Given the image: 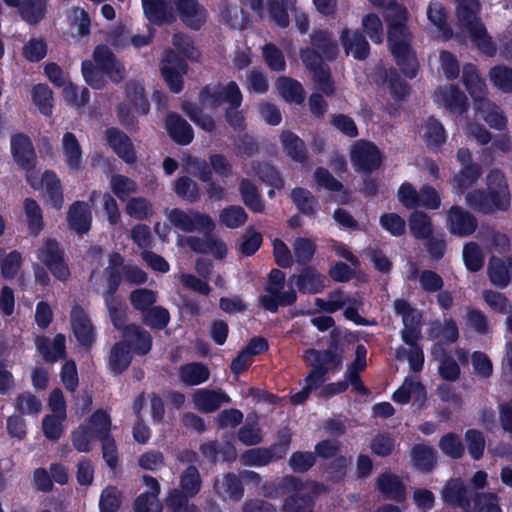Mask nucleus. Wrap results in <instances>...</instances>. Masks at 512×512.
<instances>
[{"instance_id":"b1692460","label":"nucleus","mask_w":512,"mask_h":512,"mask_svg":"<svg viewBox=\"0 0 512 512\" xmlns=\"http://www.w3.org/2000/svg\"><path fill=\"white\" fill-rule=\"evenodd\" d=\"M283 288L267 285V294L259 297V305L271 313H276L279 307L292 306L297 301V294L293 289L282 291Z\"/></svg>"},{"instance_id":"c85d7f7f","label":"nucleus","mask_w":512,"mask_h":512,"mask_svg":"<svg viewBox=\"0 0 512 512\" xmlns=\"http://www.w3.org/2000/svg\"><path fill=\"white\" fill-rule=\"evenodd\" d=\"M437 97L445 108L457 115H463L468 111V99L465 93L457 85H448L436 91Z\"/></svg>"},{"instance_id":"f3484780","label":"nucleus","mask_w":512,"mask_h":512,"mask_svg":"<svg viewBox=\"0 0 512 512\" xmlns=\"http://www.w3.org/2000/svg\"><path fill=\"white\" fill-rule=\"evenodd\" d=\"M35 346L46 363L53 364L66 358V337L62 333L56 334L53 341L45 335H38L35 338Z\"/></svg>"},{"instance_id":"de8ad7c7","label":"nucleus","mask_w":512,"mask_h":512,"mask_svg":"<svg viewBox=\"0 0 512 512\" xmlns=\"http://www.w3.org/2000/svg\"><path fill=\"white\" fill-rule=\"evenodd\" d=\"M214 490L220 496H227L232 500L239 501L244 495V487L241 479L234 473L230 472L224 475L221 483H214Z\"/></svg>"},{"instance_id":"49530a36","label":"nucleus","mask_w":512,"mask_h":512,"mask_svg":"<svg viewBox=\"0 0 512 512\" xmlns=\"http://www.w3.org/2000/svg\"><path fill=\"white\" fill-rule=\"evenodd\" d=\"M277 88L286 102L302 104L305 100V90L302 84L290 77H280L277 80Z\"/></svg>"},{"instance_id":"f257e3e1","label":"nucleus","mask_w":512,"mask_h":512,"mask_svg":"<svg viewBox=\"0 0 512 512\" xmlns=\"http://www.w3.org/2000/svg\"><path fill=\"white\" fill-rule=\"evenodd\" d=\"M465 203L471 211L483 216L507 212L511 208L512 196L506 174L500 168L489 170L485 187L468 191Z\"/></svg>"},{"instance_id":"6e6d98bb","label":"nucleus","mask_w":512,"mask_h":512,"mask_svg":"<svg viewBox=\"0 0 512 512\" xmlns=\"http://www.w3.org/2000/svg\"><path fill=\"white\" fill-rule=\"evenodd\" d=\"M439 449L448 458L461 459L465 454V445L461 437L455 432L442 435L438 442Z\"/></svg>"},{"instance_id":"2eb2a0df","label":"nucleus","mask_w":512,"mask_h":512,"mask_svg":"<svg viewBox=\"0 0 512 512\" xmlns=\"http://www.w3.org/2000/svg\"><path fill=\"white\" fill-rule=\"evenodd\" d=\"M107 145L126 164L133 165L137 161V153L131 138L116 127H109L104 132Z\"/></svg>"},{"instance_id":"72a5a7b5","label":"nucleus","mask_w":512,"mask_h":512,"mask_svg":"<svg viewBox=\"0 0 512 512\" xmlns=\"http://www.w3.org/2000/svg\"><path fill=\"white\" fill-rule=\"evenodd\" d=\"M283 151L294 162L304 164L308 160V152L304 140L291 130H283L280 134Z\"/></svg>"},{"instance_id":"4be33fe9","label":"nucleus","mask_w":512,"mask_h":512,"mask_svg":"<svg viewBox=\"0 0 512 512\" xmlns=\"http://www.w3.org/2000/svg\"><path fill=\"white\" fill-rule=\"evenodd\" d=\"M143 13L153 25L163 26L176 20L172 5L166 0H141Z\"/></svg>"},{"instance_id":"473e14b6","label":"nucleus","mask_w":512,"mask_h":512,"mask_svg":"<svg viewBox=\"0 0 512 512\" xmlns=\"http://www.w3.org/2000/svg\"><path fill=\"white\" fill-rule=\"evenodd\" d=\"M312 47L317 50L327 61L336 59L339 53V46L333 37V33L327 29L314 30L310 34Z\"/></svg>"},{"instance_id":"dca6fc26","label":"nucleus","mask_w":512,"mask_h":512,"mask_svg":"<svg viewBox=\"0 0 512 512\" xmlns=\"http://www.w3.org/2000/svg\"><path fill=\"white\" fill-rule=\"evenodd\" d=\"M181 21L190 29L198 31L207 21V10L198 0H174Z\"/></svg>"},{"instance_id":"680f3d73","label":"nucleus","mask_w":512,"mask_h":512,"mask_svg":"<svg viewBox=\"0 0 512 512\" xmlns=\"http://www.w3.org/2000/svg\"><path fill=\"white\" fill-rule=\"evenodd\" d=\"M248 220L245 209L240 205H229L219 213V222L229 229L242 227Z\"/></svg>"},{"instance_id":"a211bd4d","label":"nucleus","mask_w":512,"mask_h":512,"mask_svg":"<svg viewBox=\"0 0 512 512\" xmlns=\"http://www.w3.org/2000/svg\"><path fill=\"white\" fill-rule=\"evenodd\" d=\"M291 279L301 294L315 295L326 288V276L313 266H305L298 275H292Z\"/></svg>"},{"instance_id":"39448f33","label":"nucleus","mask_w":512,"mask_h":512,"mask_svg":"<svg viewBox=\"0 0 512 512\" xmlns=\"http://www.w3.org/2000/svg\"><path fill=\"white\" fill-rule=\"evenodd\" d=\"M477 0H461L456 8L459 22L466 28L472 43L485 55L493 57L497 48L492 38L488 35L486 27L477 16L473 6Z\"/></svg>"},{"instance_id":"c03bdc74","label":"nucleus","mask_w":512,"mask_h":512,"mask_svg":"<svg viewBox=\"0 0 512 512\" xmlns=\"http://www.w3.org/2000/svg\"><path fill=\"white\" fill-rule=\"evenodd\" d=\"M42 184L45 187L46 194L52 206L59 210L64 203L62 184L53 170H45L42 174Z\"/></svg>"},{"instance_id":"4468645a","label":"nucleus","mask_w":512,"mask_h":512,"mask_svg":"<svg viewBox=\"0 0 512 512\" xmlns=\"http://www.w3.org/2000/svg\"><path fill=\"white\" fill-rule=\"evenodd\" d=\"M70 322L73 334L78 343L90 348L95 340V329L86 310L81 305H74L70 313Z\"/></svg>"},{"instance_id":"5fc2aeb1","label":"nucleus","mask_w":512,"mask_h":512,"mask_svg":"<svg viewBox=\"0 0 512 512\" xmlns=\"http://www.w3.org/2000/svg\"><path fill=\"white\" fill-rule=\"evenodd\" d=\"M316 497L312 493H293L284 499L281 512H311Z\"/></svg>"},{"instance_id":"c9c22d12","label":"nucleus","mask_w":512,"mask_h":512,"mask_svg":"<svg viewBox=\"0 0 512 512\" xmlns=\"http://www.w3.org/2000/svg\"><path fill=\"white\" fill-rule=\"evenodd\" d=\"M440 352L438 374L445 381H457L461 374V369L457 361L449 355L442 342L434 344L432 353L436 355Z\"/></svg>"},{"instance_id":"8fccbe9b","label":"nucleus","mask_w":512,"mask_h":512,"mask_svg":"<svg viewBox=\"0 0 512 512\" xmlns=\"http://www.w3.org/2000/svg\"><path fill=\"white\" fill-rule=\"evenodd\" d=\"M105 306L109 312V317L114 328L121 332L126 331L127 324V307L119 296L112 298H103Z\"/></svg>"},{"instance_id":"37998d69","label":"nucleus","mask_w":512,"mask_h":512,"mask_svg":"<svg viewBox=\"0 0 512 512\" xmlns=\"http://www.w3.org/2000/svg\"><path fill=\"white\" fill-rule=\"evenodd\" d=\"M24 212L27 220L28 232L31 236L37 237L44 229L43 212L38 202L31 198H25L23 202Z\"/></svg>"},{"instance_id":"423d86ee","label":"nucleus","mask_w":512,"mask_h":512,"mask_svg":"<svg viewBox=\"0 0 512 512\" xmlns=\"http://www.w3.org/2000/svg\"><path fill=\"white\" fill-rule=\"evenodd\" d=\"M199 101L211 109H217L222 104L228 106L243 102V94L235 81L226 84H207L199 92Z\"/></svg>"},{"instance_id":"9d476101","label":"nucleus","mask_w":512,"mask_h":512,"mask_svg":"<svg viewBox=\"0 0 512 512\" xmlns=\"http://www.w3.org/2000/svg\"><path fill=\"white\" fill-rule=\"evenodd\" d=\"M475 488L466 486L461 478L449 480L442 490V499L446 504L461 508L464 512H472L474 494H481Z\"/></svg>"},{"instance_id":"bb28decb","label":"nucleus","mask_w":512,"mask_h":512,"mask_svg":"<svg viewBox=\"0 0 512 512\" xmlns=\"http://www.w3.org/2000/svg\"><path fill=\"white\" fill-rule=\"evenodd\" d=\"M412 467L424 474L431 473L438 464L437 451L433 446L416 443L410 449Z\"/></svg>"},{"instance_id":"9b49d317","label":"nucleus","mask_w":512,"mask_h":512,"mask_svg":"<svg viewBox=\"0 0 512 512\" xmlns=\"http://www.w3.org/2000/svg\"><path fill=\"white\" fill-rule=\"evenodd\" d=\"M446 228L455 237H469L478 228L477 218L459 205H453L446 213Z\"/></svg>"},{"instance_id":"ddd939ff","label":"nucleus","mask_w":512,"mask_h":512,"mask_svg":"<svg viewBox=\"0 0 512 512\" xmlns=\"http://www.w3.org/2000/svg\"><path fill=\"white\" fill-rule=\"evenodd\" d=\"M11 154L15 163L25 172L33 171L37 165V155L31 138L24 133H16L10 140Z\"/></svg>"},{"instance_id":"a19ab883","label":"nucleus","mask_w":512,"mask_h":512,"mask_svg":"<svg viewBox=\"0 0 512 512\" xmlns=\"http://www.w3.org/2000/svg\"><path fill=\"white\" fill-rule=\"evenodd\" d=\"M65 161L70 170L78 171L82 165V149L78 139L72 132H66L62 139Z\"/></svg>"},{"instance_id":"09e8293b","label":"nucleus","mask_w":512,"mask_h":512,"mask_svg":"<svg viewBox=\"0 0 512 512\" xmlns=\"http://www.w3.org/2000/svg\"><path fill=\"white\" fill-rule=\"evenodd\" d=\"M251 168L255 175L265 184L275 188L282 189L285 181L280 172L270 163L263 161H253Z\"/></svg>"},{"instance_id":"e433bc0d","label":"nucleus","mask_w":512,"mask_h":512,"mask_svg":"<svg viewBox=\"0 0 512 512\" xmlns=\"http://www.w3.org/2000/svg\"><path fill=\"white\" fill-rule=\"evenodd\" d=\"M280 487L286 492L301 493L307 489V493H312L314 496H319L327 492V487L318 481L307 480L303 481L300 477L295 475H286L282 478Z\"/></svg>"},{"instance_id":"0e129e2a","label":"nucleus","mask_w":512,"mask_h":512,"mask_svg":"<svg viewBox=\"0 0 512 512\" xmlns=\"http://www.w3.org/2000/svg\"><path fill=\"white\" fill-rule=\"evenodd\" d=\"M383 72L392 98L398 102L404 101L410 92L409 85L401 78L397 69L390 68L388 71L383 70Z\"/></svg>"},{"instance_id":"ea45409f","label":"nucleus","mask_w":512,"mask_h":512,"mask_svg":"<svg viewBox=\"0 0 512 512\" xmlns=\"http://www.w3.org/2000/svg\"><path fill=\"white\" fill-rule=\"evenodd\" d=\"M427 18L441 33L444 40L453 36V30L448 24V14L444 5L439 1H432L427 7Z\"/></svg>"},{"instance_id":"864d4df0","label":"nucleus","mask_w":512,"mask_h":512,"mask_svg":"<svg viewBox=\"0 0 512 512\" xmlns=\"http://www.w3.org/2000/svg\"><path fill=\"white\" fill-rule=\"evenodd\" d=\"M181 108L189 119L205 132L212 133L216 129L213 117L204 113L203 109L196 103L184 102Z\"/></svg>"},{"instance_id":"4c0bfd02","label":"nucleus","mask_w":512,"mask_h":512,"mask_svg":"<svg viewBox=\"0 0 512 512\" xmlns=\"http://www.w3.org/2000/svg\"><path fill=\"white\" fill-rule=\"evenodd\" d=\"M462 82L474 102L485 96L487 93L486 84L479 76L477 67L472 63L464 65L462 71Z\"/></svg>"},{"instance_id":"393cba45","label":"nucleus","mask_w":512,"mask_h":512,"mask_svg":"<svg viewBox=\"0 0 512 512\" xmlns=\"http://www.w3.org/2000/svg\"><path fill=\"white\" fill-rule=\"evenodd\" d=\"M165 129L169 137L178 145H189L194 139L192 126L176 112L167 114Z\"/></svg>"},{"instance_id":"7ed1b4c3","label":"nucleus","mask_w":512,"mask_h":512,"mask_svg":"<svg viewBox=\"0 0 512 512\" xmlns=\"http://www.w3.org/2000/svg\"><path fill=\"white\" fill-rule=\"evenodd\" d=\"M355 342L351 333H343L333 328L329 333L328 348H309L304 352L303 360L306 365H314L325 374L337 373L343 367L345 346Z\"/></svg>"},{"instance_id":"f704fd0d","label":"nucleus","mask_w":512,"mask_h":512,"mask_svg":"<svg viewBox=\"0 0 512 512\" xmlns=\"http://www.w3.org/2000/svg\"><path fill=\"white\" fill-rule=\"evenodd\" d=\"M133 355L126 342L117 341L110 349L108 367L113 375H120L131 365Z\"/></svg>"},{"instance_id":"e2e57ef3","label":"nucleus","mask_w":512,"mask_h":512,"mask_svg":"<svg viewBox=\"0 0 512 512\" xmlns=\"http://www.w3.org/2000/svg\"><path fill=\"white\" fill-rule=\"evenodd\" d=\"M447 139L446 131L442 123L435 118L430 116L426 120L424 140L428 147L440 148Z\"/></svg>"},{"instance_id":"aec40b11","label":"nucleus","mask_w":512,"mask_h":512,"mask_svg":"<svg viewBox=\"0 0 512 512\" xmlns=\"http://www.w3.org/2000/svg\"><path fill=\"white\" fill-rule=\"evenodd\" d=\"M375 484L376 489L385 499L397 503L406 500V486L398 475L390 471L382 472L376 478Z\"/></svg>"},{"instance_id":"c756f323","label":"nucleus","mask_w":512,"mask_h":512,"mask_svg":"<svg viewBox=\"0 0 512 512\" xmlns=\"http://www.w3.org/2000/svg\"><path fill=\"white\" fill-rule=\"evenodd\" d=\"M487 273L493 286L500 289L506 288L512 281V257L503 260L492 256L489 259Z\"/></svg>"},{"instance_id":"20e7f679","label":"nucleus","mask_w":512,"mask_h":512,"mask_svg":"<svg viewBox=\"0 0 512 512\" xmlns=\"http://www.w3.org/2000/svg\"><path fill=\"white\" fill-rule=\"evenodd\" d=\"M387 42L390 53L401 73L406 78H415L419 72V62L411 46L412 34L408 26L402 21L390 23L387 31Z\"/></svg>"},{"instance_id":"3c124183","label":"nucleus","mask_w":512,"mask_h":512,"mask_svg":"<svg viewBox=\"0 0 512 512\" xmlns=\"http://www.w3.org/2000/svg\"><path fill=\"white\" fill-rule=\"evenodd\" d=\"M242 460L245 465L263 467L271 462L281 460V458L277 457V452L270 445L269 447H257L245 451L242 454Z\"/></svg>"},{"instance_id":"5701e85b","label":"nucleus","mask_w":512,"mask_h":512,"mask_svg":"<svg viewBox=\"0 0 512 512\" xmlns=\"http://www.w3.org/2000/svg\"><path fill=\"white\" fill-rule=\"evenodd\" d=\"M340 40L347 55L351 54L354 59L359 61L368 58L370 54V44L361 31L344 28L341 31Z\"/></svg>"},{"instance_id":"58836bf2","label":"nucleus","mask_w":512,"mask_h":512,"mask_svg":"<svg viewBox=\"0 0 512 512\" xmlns=\"http://www.w3.org/2000/svg\"><path fill=\"white\" fill-rule=\"evenodd\" d=\"M209 368L202 362H190L179 368V378L187 386H197L208 381Z\"/></svg>"},{"instance_id":"603ef678","label":"nucleus","mask_w":512,"mask_h":512,"mask_svg":"<svg viewBox=\"0 0 512 512\" xmlns=\"http://www.w3.org/2000/svg\"><path fill=\"white\" fill-rule=\"evenodd\" d=\"M482 172V167L479 163L462 166L453 177L454 187L460 192H464L478 182Z\"/></svg>"},{"instance_id":"412c9836","label":"nucleus","mask_w":512,"mask_h":512,"mask_svg":"<svg viewBox=\"0 0 512 512\" xmlns=\"http://www.w3.org/2000/svg\"><path fill=\"white\" fill-rule=\"evenodd\" d=\"M122 341L128 344L131 352L138 356L147 355L153 346L152 335L138 324L131 323L121 334Z\"/></svg>"},{"instance_id":"f8f14e48","label":"nucleus","mask_w":512,"mask_h":512,"mask_svg":"<svg viewBox=\"0 0 512 512\" xmlns=\"http://www.w3.org/2000/svg\"><path fill=\"white\" fill-rule=\"evenodd\" d=\"M92 58L93 63L103 70L113 83L119 84L125 79V66L107 45H97L93 50Z\"/></svg>"},{"instance_id":"0eeeda50","label":"nucleus","mask_w":512,"mask_h":512,"mask_svg":"<svg viewBox=\"0 0 512 512\" xmlns=\"http://www.w3.org/2000/svg\"><path fill=\"white\" fill-rule=\"evenodd\" d=\"M37 259L59 281L65 282L70 277V269L65 260L64 250L54 238H48L36 252Z\"/></svg>"},{"instance_id":"a18cd8bd","label":"nucleus","mask_w":512,"mask_h":512,"mask_svg":"<svg viewBox=\"0 0 512 512\" xmlns=\"http://www.w3.org/2000/svg\"><path fill=\"white\" fill-rule=\"evenodd\" d=\"M297 209L305 216H315L318 208V199L306 188L296 187L290 195Z\"/></svg>"},{"instance_id":"7c9ffc66","label":"nucleus","mask_w":512,"mask_h":512,"mask_svg":"<svg viewBox=\"0 0 512 512\" xmlns=\"http://www.w3.org/2000/svg\"><path fill=\"white\" fill-rule=\"evenodd\" d=\"M307 366L310 367V370L304 378L303 388L293 394L290 398L291 403L295 406L304 404L308 400L310 394L319 389L328 379V375L316 366Z\"/></svg>"},{"instance_id":"6ab92c4d","label":"nucleus","mask_w":512,"mask_h":512,"mask_svg":"<svg viewBox=\"0 0 512 512\" xmlns=\"http://www.w3.org/2000/svg\"><path fill=\"white\" fill-rule=\"evenodd\" d=\"M67 223L69 229L77 235L87 234L92 227V212L89 204L80 200L73 202L67 211Z\"/></svg>"},{"instance_id":"2f4dec72","label":"nucleus","mask_w":512,"mask_h":512,"mask_svg":"<svg viewBox=\"0 0 512 512\" xmlns=\"http://www.w3.org/2000/svg\"><path fill=\"white\" fill-rule=\"evenodd\" d=\"M314 179L318 189H326L330 192L339 193L335 197V201L339 204H348L350 201V193L345 189L344 185L336 179L328 169L324 167H317L314 171Z\"/></svg>"},{"instance_id":"052dcab7","label":"nucleus","mask_w":512,"mask_h":512,"mask_svg":"<svg viewBox=\"0 0 512 512\" xmlns=\"http://www.w3.org/2000/svg\"><path fill=\"white\" fill-rule=\"evenodd\" d=\"M409 228L411 234L419 240H425L433 233L431 219L422 211L411 213L409 216Z\"/></svg>"},{"instance_id":"a878e982","label":"nucleus","mask_w":512,"mask_h":512,"mask_svg":"<svg viewBox=\"0 0 512 512\" xmlns=\"http://www.w3.org/2000/svg\"><path fill=\"white\" fill-rule=\"evenodd\" d=\"M474 109L477 116H480L490 128L504 130L507 125V118L501 108L490 101L486 95L474 102Z\"/></svg>"},{"instance_id":"bf43d9fd","label":"nucleus","mask_w":512,"mask_h":512,"mask_svg":"<svg viewBox=\"0 0 512 512\" xmlns=\"http://www.w3.org/2000/svg\"><path fill=\"white\" fill-rule=\"evenodd\" d=\"M157 292L148 288H136L130 292L129 301L133 309L141 314L148 311L157 302Z\"/></svg>"},{"instance_id":"6e6552de","label":"nucleus","mask_w":512,"mask_h":512,"mask_svg":"<svg viewBox=\"0 0 512 512\" xmlns=\"http://www.w3.org/2000/svg\"><path fill=\"white\" fill-rule=\"evenodd\" d=\"M350 159L356 172L371 174L381 167L383 155L375 143L358 140L352 146Z\"/></svg>"},{"instance_id":"f03ea898","label":"nucleus","mask_w":512,"mask_h":512,"mask_svg":"<svg viewBox=\"0 0 512 512\" xmlns=\"http://www.w3.org/2000/svg\"><path fill=\"white\" fill-rule=\"evenodd\" d=\"M172 44L179 54L172 49L166 50L161 60L160 71L170 91L178 94L183 90V76L188 71L185 59L198 62L201 58V52L195 46L193 38L182 32L173 35Z\"/></svg>"},{"instance_id":"4d7b16f0","label":"nucleus","mask_w":512,"mask_h":512,"mask_svg":"<svg viewBox=\"0 0 512 512\" xmlns=\"http://www.w3.org/2000/svg\"><path fill=\"white\" fill-rule=\"evenodd\" d=\"M47 13V0H23L19 12L22 20L29 25L40 23Z\"/></svg>"},{"instance_id":"cd10ccee","label":"nucleus","mask_w":512,"mask_h":512,"mask_svg":"<svg viewBox=\"0 0 512 512\" xmlns=\"http://www.w3.org/2000/svg\"><path fill=\"white\" fill-rule=\"evenodd\" d=\"M193 403L202 413L217 411L224 403H230V397L222 390L201 388L194 392Z\"/></svg>"},{"instance_id":"338daca9","label":"nucleus","mask_w":512,"mask_h":512,"mask_svg":"<svg viewBox=\"0 0 512 512\" xmlns=\"http://www.w3.org/2000/svg\"><path fill=\"white\" fill-rule=\"evenodd\" d=\"M32 100L41 114L50 116L53 110V92L47 84H36L32 88Z\"/></svg>"},{"instance_id":"774afa93","label":"nucleus","mask_w":512,"mask_h":512,"mask_svg":"<svg viewBox=\"0 0 512 512\" xmlns=\"http://www.w3.org/2000/svg\"><path fill=\"white\" fill-rule=\"evenodd\" d=\"M492 84L503 93H512V68L496 65L489 71Z\"/></svg>"},{"instance_id":"79ce46f5","label":"nucleus","mask_w":512,"mask_h":512,"mask_svg":"<svg viewBox=\"0 0 512 512\" xmlns=\"http://www.w3.org/2000/svg\"><path fill=\"white\" fill-rule=\"evenodd\" d=\"M239 193L245 206L253 213H262L265 202L257 186L249 179H242L239 183Z\"/></svg>"},{"instance_id":"69168bd1","label":"nucleus","mask_w":512,"mask_h":512,"mask_svg":"<svg viewBox=\"0 0 512 512\" xmlns=\"http://www.w3.org/2000/svg\"><path fill=\"white\" fill-rule=\"evenodd\" d=\"M463 261L469 272L480 271L484 266V254L478 243L470 241L463 246Z\"/></svg>"},{"instance_id":"13d9d810","label":"nucleus","mask_w":512,"mask_h":512,"mask_svg":"<svg viewBox=\"0 0 512 512\" xmlns=\"http://www.w3.org/2000/svg\"><path fill=\"white\" fill-rule=\"evenodd\" d=\"M126 98L128 102L142 115L150 111V103L145 94L143 85L136 81H130L126 84Z\"/></svg>"},{"instance_id":"1a4fd4ad","label":"nucleus","mask_w":512,"mask_h":512,"mask_svg":"<svg viewBox=\"0 0 512 512\" xmlns=\"http://www.w3.org/2000/svg\"><path fill=\"white\" fill-rule=\"evenodd\" d=\"M169 220L175 228L187 233L194 231L210 233L215 229L212 218L198 211L187 213L182 209L174 208L169 213Z\"/></svg>"}]
</instances>
